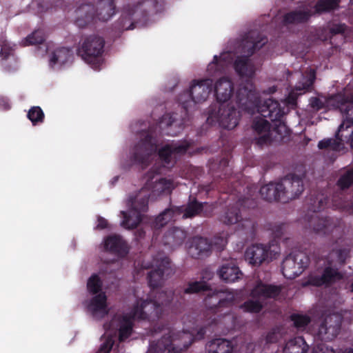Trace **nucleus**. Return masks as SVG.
Instances as JSON below:
<instances>
[{"instance_id": "f704fd0d", "label": "nucleus", "mask_w": 353, "mask_h": 353, "mask_svg": "<svg viewBox=\"0 0 353 353\" xmlns=\"http://www.w3.org/2000/svg\"><path fill=\"white\" fill-rule=\"evenodd\" d=\"M72 57L73 52L71 49L65 47L58 48L52 52L50 64L51 65H63L70 61Z\"/></svg>"}, {"instance_id": "de8ad7c7", "label": "nucleus", "mask_w": 353, "mask_h": 353, "mask_svg": "<svg viewBox=\"0 0 353 353\" xmlns=\"http://www.w3.org/2000/svg\"><path fill=\"white\" fill-rule=\"evenodd\" d=\"M290 319L297 329H304L311 321L310 317L305 314H293Z\"/></svg>"}, {"instance_id": "9b49d317", "label": "nucleus", "mask_w": 353, "mask_h": 353, "mask_svg": "<svg viewBox=\"0 0 353 353\" xmlns=\"http://www.w3.org/2000/svg\"><path fill=\"white\" fill-rule=\"evenodd\" d=\"M309 264L310 257L305 252L292 251L282 262V273L286 279H294L301 274Z\"/></svg>"}, {"instance_id": "bb28decb", "label": "nucleus", "mask_w": 353, "mask_h": 353, "mask_svg": "<svg viewBox=\"0 0 353 353\" xmlns=\"http://www.w3.org/2000/svg\"><path fill=\"white\" fill-rule=\"evenodd\" d=\"M312 15V12L309 9H296L284 14L281 21L284 26L305 23Z\"/></svg>"}, {"instance_id": "0e129e2a", "label": "nucleus", "mask_w": 353, "mask_h": 353, "mask_svg": "<svg viewBox=\"0 0 353 353\" xmlns=\"http://www.w3.org/2000/svg\"><path fill=\"white\" fill-rule=\"evenodd\" d=\"M343 353H353V349L350 348V349L346 350Z\"/></svg>"}, {"instance_id": "e433bc0d", "label": "nucleus", "mask_w": 353, "mask_h": 353, "mask_svg": "<svg viewBox=\"0 0 353 353\" xmlns=\"http://www.w3.org/2000/svg\"><path fill=\"white\" fill-rule=\"evenodd\" d=\"M341 0H318L314 6V13L321 14L339 8Z\"/></svg>"}, {"instance_id": "a19ab883", "label": "nucleus", "mask_w": 353, "mask_h": 353, "mask_svg": "<svg viewBox=\"0 0 353 353\" xmlns=\"http://www.w3.org/2000/svg\"><path fill=\"white\" fill-rule=\"evenodd\" d=\"M209 290V286L205 281H192L189 282L187 286L183 290L181 293L185 294H195L201 292H205Z\"/></svg>"}, {"instance_id": "864d4df0", "label": "nucleus", "mask_w": 353, "mask_h": 353, "mask_svg": "<svg viewBox=\"0 0 353 353\" xmlns=\"http://www.w3.org/2000/svg\"><path fill=\"white\" fill-rule=\"evenodd\" d=\"M279 338V332L273 329L268 333L265 340L268 343H274L278 341Z\"/></svg>"}, {"instance_id": "603ef678", "label": "nucleus", "mask_w": 353, "mask_h": 353, "mask_svg": "<svg viewBox=\"0 0 353 353\" xmlns=\"http://www.w3.org/2000/svg\"><path fill=\"white\" fill-rule=\"evenodd\" d=\"M259 135L260 136L256 139V141L257 145L262 146L271 142V136L270 132H263Z\"/></svg>"}, {"instance_id": "9d476101", "label": "nucleus", "mask_w": 353, "mask_h": 353, "mask_svg": "<svg viewBox=\"0 0 353 353\" xmlns=\"http://www.w3.org/2000/svg\"><path fill=\"white\" fill-rule=\"evenodd\" d=\"M150 3L151 1L148 0L124 6L122 14L116 23L115 28L121 31L133 30L136 23L147 18L148 12L147 5Z\"/></svg>"}, {"instance_id": "e2e57ef3", "label": "nucleus", "mask_w": 353, "mask_h": 353, "mask_svg": "<svg viewBox=\"0 0 353 353\" xmlns=\"http://www.w3.org/2000/svg\"><path fill=\"white\" fill-rule=\"evenodd\" d=\"M113 323V321L110 323V324H105L104 325V327L107 329V328H110V327L112 326V323Z\"/></svg>"}, {"instance_id": "5701e85b", "label": "nucleus", "mask_w": 353, "mask_h": 353, "mask_svg": "<svg viewBox=\"0 0 353 353\" xmlns=\"http://www.w3.org/2000/svg\"><path fill=\"white\" fill-rule=\"evenodd\" d=\"M104 249L119 257H125L129 252L127 243L117 234L110 235L104 239Z\"/></svg>"}, {"instance_id": "39448f33", "label": "nucleus", "mask_w": 353, "mask_h": 353, "mask_svg": "<svg viewBox=\"0 0 353 353\" xmlns=\"http://www.w3.org/2000/svg\"><path fill=\"white\" fill-rule=\"evenodd\" d=\"M213 84V80L209 78L193 80L190 89L181 93L177 98L183 112L181 120L177 119V114L175 112L164 114L159 121L160 128L164 129L175 126L179 130H182L185 119L188 117L189 110L196 103H202L208 98L212 91Z\"/></svg>"}, {"instance_id": "c85d7f7f", "label": "nucleus", "mask_w": 353, "mask_h": 353, "mask_svg": "<svg viewBox=\"0 0 353 353\" xmlns=\"http://www.w3.org/2000/svg\"><path fill=\"white\" fill-rule=\"evenodd\" d=\"M280 292L279 286L264 284L260 281L252 290L250 295L254 299H271L279 296Z\"/></svg>"}, {"instance_id": "4c0bfd02", "label": "nucleus", "mask_w": 353, "mask_h": 353, "mask_svg": "<svg viewBox=\"0 0 353 353\" xmlns=\"http://www.w3.org/2000/svg\"><path fill=\"white\" fill-rule=\"evenodd\" d=\"M316 79V72L310 69L306 75L303 76L301 80L296 85L295 89L297 91L305 92L311 90Z\"/></svg>"}, {"instance_id": "cd10ccee", "label": "nucleus", "mask_w": 353, "mask_h": 353, "mask_svg": "<svg viewBox=\"0 0 353 353\" xmlns=\"http://www.w3.org/2000/svg\"><path fill=\"white\" fill-rule=\"evenodd\" d=\"M259 193L261 198L267 201H280L283 203L281 181L270 182L261 187Z\"/></svg>"}, {"instance_id": "b1692460", "label": "nucleus", "mask_w": 353, "mask_h": 353, "mask_svg": "<svg viewBox=\"0 0 353 353\" xmlns=\"http://www.w3.org/2000/svg\"><path fill=\"white\" fill-rule=\"evenodd\" d=\"M270 247L263 244H254L248 247L245 252V258L252 265H261L268 256Z\"/></svg>"}, {"instance_id": "2f4dec72", "label": "nucleus", "mask_w": 353, "mask_h": 353, "mask_svg": "<svg viewBox=\"0 0 353 353\" xmlns=\"http://www.w3.org/2000/svg\"><path fill=\"white\" fill-rule=\"evenodd\" d=\"M219 275L225 282L233 283L241 278L242 273L236 265L225 263L219 269Z\"/></svg>"}, {"instance_id": "f03ea898", "label": "nucleus", "mask_w": 353, "mask_h": 353, "mask_svg": "<svg viewBox=\"0 0 353 353\" xmlns=\"http://www.w3.org/2000/svg\"><path fill=\"white\" fill-rule=\"evenodd\" d=\"M218 301L213 307L208 309L204 314L205 321L203 325L200 326L196 330H183L180 334L181 339L188 338V341H185L183 348H178L172 344V339L171 336H163L157 342H152L148 353H182L183 351L187 350L192 343L196 340H201L204 338L208 331L212 332L213 327L216 325L219 321V317L225 315L228 312L222 313L223 308L230 307L234 302V296L233 294H225L223 292H219L216 294Z\"/></svg>"}, {"instance_id": "5fc2aeb1", "label": "nucleus", "mask_w": 353, "mask_h": 353, "mask_svg": "<svg viewBox=\"0 0 353 353\" xmlns=\"http://www.w3.org/2000/svg\"><path fill=\"white\" fill-rule=\"evenodd\" d=\"M312 353H335V352L332 348L324 344H321L313 349Z\"/></svg>"}, {"instance_id": "c756f323", "label": "nucleus", "mask_w": 353, "mask_h": 353, "mask_svg": "<svg viewBox=\"0 0 353 353\" xmlns=\"http://www.w3.org/2000/svg\"><path fill=\"white\" fill-rule=\"evenodd\" d=\"M330 319V316L326 317L319 327L317 336L321 341H332L339 333L341 323L338 322L334 325H328V321Z\"/></svg>"}, {"instance_id": "a18cd8bd", "label": "nucleus", "mask_w": 353, "mask_h": 353, "mask_svg": "<svg viewBox=\"0 0 353 353\" xmlns=\"http://www.w3.org/2000/svg\"><path fill=\"white\" fill-rule=\"evenodd\" d=\"M240 308L245 312L259 313L263 309V304L259 300L249 299L245 301Z\"/></svg>"}, {"instance_id": "aec40b11", "label": "nucleus", "mask_w": 353, "mask_h": 353, "mask_svg": "<svg viewBox=\"0 0 353 353\" xmlns=\"http://www.w3.org/2000/svg\"><path fill=\"white\" fill-rule=\"evenodd\" d=\"M121 213L123 218L121 225L126 229H134L139 224H143L145 226L150 227L151 230H154L161 228L155 227L154 221H156L157 216H148L144 214H141L140 212L132 210V208H130V210L128 212L121 211Z\"/></svg>"}, {"instance_id": "6e6d98bb", "label": "nucleus", "mask_w": 353, "mask_h": 353, "mask_svg": "<svg viewBox=\"0 0 353 353\" xmlns=\"http://www.w3.org/2000/svg\"><path fill=\"white\" fill-rule=\"evenodd\" d=\"M113 342L112 339H108L105 343H103L99 350L97 353H110L112 347Z\"/></svg>"}, {"instance_id": "a211bd4d", "label": "nucleus", "mask_w": 353, "mask_h": 353, "mask_svg": "<svg viewBox=\"0 0 353 353\" xmlns=\"http://www.w3.org/2000/svg\"><path fill=\"white\" fill-rule=\"evenodd\" d=\"M345 125L346 130L352 128V125H347V123H341L335 134V139H324L318 143V148L320 150L330 149L333 151H339L345 143H349L353 149V130L352 134H344V127Z\"/></svg>"}, {"instance_id": "4468645a", "label": "nucleus", "mask_w": 353, "mask_h": 353, "mask_svg": "<svg viewBox=\"0 0 353 353\" xmlns=\"http://www.w3.org/2000/svg\"><path fill=\"white\" fill-rule=\"evenodd\" d=\"M155 268L148 274L149 286L153 289L161 287L165 279V276H169L174 274L172 268L171 261L168 256L159 257L157 256L153 259V265Z\"/></svg>"}, {"instance_id": "dca6fc26", "label": "nucleus", "mask_w": 353, "mask_h": 353, "mask_svg": "<svg viewBox=\"0 0 353 353\" xmlns=\"http://www.w3.org/2000/svg\"><path fill=\"white\" fill-rule=\"evenodd\" d=\"M280 181L284 203L299 198L304 190L303 177L295 174H288Z\"/></svg>"}, {"instance_id": "ddd939ff", "label": "nucleus", "mask_w": 353, "mask_h": 353, "mask_svg": "<svg viewBox=\"0 0 353 353\" xmlns=\"http://www.w3.org/2000/svg\"><path fill=\"white\" fill-rule=\"evenodd\" d=\"M256 201L249 197H240L234 203H230L220 217L225 225H233L242 221V212L245 209L254 208Z\"/></svg>"}, {"instance_id": "3c124183", "label": "nucleus", "mask_w": 353, "mask_h": 353, "mask_svg": "<svg viewBox=\"0 0 353 353\" xmlns=\"http://www.w3.org/2000/svg\"><path fill=\"white\" fill-rule=\"evenodd\" d=\"M346 27L345 24L343 23L332 24L329 27V33L331 36L343 34L345 32Z\"/></svg>"}, {"instance_id": "bf43d9fd", "label": "nucleus", "mask_w": 353, "mask_h": 353, "mask_svg": "<svg viewBox=\"0 0 353 353\" xmlns=\"http://www.w3.org/2000/svg\"><path fill=\"white\" fill-rule=\"evenodd\" d=\"M0 107L3 110H8L10 108V103L7 98L0 97Z\"/></svg>"}, {"instance_id": "f8f14e48", "label": "nucleus", "mask_w": 353, "mask_h": 353, "mask_svg": "<svg viewBox=\"0 0 353 353\" xmlns=\"http://www.w3.org/2000/svg\"><path fill=\"white\" fill-rule=\"evenodd\" d=\"M104 39L98 36L87 37L77 50V54L85 62L94 66L99 63V58L103 52Z\"/></svg>"}, {"instance_id": "13d9d810", "label": "nucleus", "mask_w": 353, "mask_h": 353, "mask_svg": "<svg viewBox=\"0 0 353 353\" xmlns=\"http://www.w3.org/2000/svg\"><path fill=\"white\" fill-rule=\"evenodd\" d=\"M108 227V221L103 217H99L97 220V228L99 230L105 229Z\"/></svg>"}, {"instance_id": "72a5a7b5", "label": "nucleus", "mask_w": 353, "mask_h": 353, "mask_svg": "<svg viewBox=\"0 0 353 353\" xmlns=\"http://www.w3.org/2000/svg\"><path fill=\"white\" fill-rule=\"evenodd\" d=\"M208 353H232V343L225 339H215L210 341L208 345Z\"/></svg>"}, {"instance_id": "680f3d73", "label": "nucleus", "mask_w": 353, "mask_h": 353, "mask_svg": "<svg viewBox=\"0 0 353 353\" xmlns=\"http://www.w3.org/2000/svg\"><path fill=\"white\" fill-rule=\"evenodd\" d=\"M137 233L139 238H143L145 234V232L143 229L138 230Z\"/></svg>"}, {"instance_id": "052dcab7", "label": "nucleus", "mask_w": 353, "mask_h": 353, "mask_svg": "<svg viewBox=\"0 0 353 353\" xmlns=\"http://www.w3.org/2000/svg\"><path fill=\"white\" fill-rule=\"evenodd\" d=\"M245 223L248 224V225H249L252 230L254 229L255 224L251 220H245Z\"/></svg>"}, {"instance_id": "a878e982", "label": "nucleus", "mask_w": 353, "mask_h": 353, "mask_svg": "<svg viewBox=\"0 0 353 353\" xmlns=\"http://www.w3.org/2000/svg\"><path fill=\"white\" fill-rule=\"evenodd\" d=\"M88 310L94 318H103L108 314L107 296L105 293H99L93 296L88 305Z\"/></svg>"}, {"instance_id": "0eeeda50", "label": "nucleus", "mask_w": 353, "mask_h": 353, "mask_svg": "<svg viewBox=\"0 0 353 353\" xmlns=\"http://www.w3.org/2000/svg\"><path fill=\"white\" fill-rule=\"evenodd\" d=\"M213 210L212 204L199 202L196 197L190 195L185 206L172 205L159 214L154 221L155 227L163 228L169 222L175 221L181 214L183 219H191L201 215L208 216Z\"/></svg>"}, {"instance_id": "c9c22d12", "label": "nucleus", "mask_w": 353, "mask_h": 353, "mask_svg": "<svg viewBox=\"0 0 353 353\" xmlns=\"http://www.w3.org/2000/svg\"><path fill=\"white\" fill-rule=\"evenodd\" d=\"M173 188L172 180L161 178L153 184L152 193L154 195L170 194Z\"/></svg>"}, {"instance_id": "58836bf2", "label": "nucleus", "mask_w": 353, "mask_h": 353, "mask_svg": "<svg viewBox=\"0 0 353 353\" xmlns=\"http://www.w3.org/2000/svg\"><path fill=\"white\" fill-rule=\"evenodd\" d=\"M46 40V34L43 29L39 28L28 34L22 41L23 46H33L43 43Z\"/></svg>"}, {"instance_id": "09e8293b", "label": "nucleus", "mask_w": 353, "mask_h": 353, "mask_svg": "<svg viewBox=\"0 0 353 353\" xmlns=\"http://www.w3.org/2000/svg\"><path fill=\"white\" fill-rule=\"evenodd\" d=\"M101 287L102 281L99 276L97 274L92 275L87 283L88 291L93 294H97L100 292Z\"/></svg>"}, {"instance_id": "473e14b6", "label": "nucleus", "mask_w": 353, "mask_h": 353, "mask_svg": "<svg viewBox=\"0 0 353 353\" xmlns=\"http://www.w3.org/2000/svg\"><path fill=\"white\" fill-rule=\"evenodd\" d=\"M309 346L302 336L295 337L286 342L283 353H307Z\"/></svg>"}, {"instance_id": "2eb2a0df", "label": "nucleus", "mask_w": 353, "mask_h": 353, "mask_svg": "<svg viewBox=\"0 0 353 353\" xmlns=\"http://www.w3.org/2000/svg\"><path fill=\"white\" fill-rule=\"evenodd\" d=\"M157 149V146L152 136L147 133L143 138L134 146L130 159L135 163L141 165H147L149 159Z\"/></svg>"}, {"instance_id": "7ed1b4c3", "label": "nucleus", "mask_w": 353, "mask_h": 353, "mask_svg": "<svg viewBox=\"0 0 353 353\" xmlns=\"http://www.w3.org/2000/svg\"><path fill=\"white\" fill-rule=\"evenodd\" d=\"M170 293L161 292L154 299L138 300L129 315H124L119 321V339L124 341L132 333L133 320L154 321L163 314L165 307L171 303Z\"/></svg>"}, {"instance_id": "423d86ee", "label": "nucleus", "mask_w": 353, "mask_h": 353, "mask_svg": "<svg viewBox=\"0 0 353 353\" xmlns=\"http://www.w3.org/2000/svg\"><path fill=\"white\" fill-rule=\"evenodd\" d=\"M268 42L267 37L261 34L257 30H252L245 34L242 41V52L245 54L243 56L238 57L234 63V68L236 73L241 77H245L248 79L245 83L240 84V87L247 85V83L252 80L254 72L249 64V57H251L256 50L261 49ZM254 85L253 83H252ZM254 90L256 92L254 86Z\"/></svg>"}, {"instance_id": "c03bdc74", "label": "nucleus", "mask_w": 353, "mask_h": 353, "mask_svg": "<svg viewBox=\"0 0 353 353\" xmlns=\"http://www.w3.org/2000/svg\"><path fill=\"white\" fill-rule=\"evenodd\" d=\"M27 117L31 121L33 125L43 123L45 118L44 113L39 106L32 107L29 110Z\"/></svg>"}, {"instance_id": "393cba45", "label": "nucleus", "mask_w": 353, "mask_h": 353, "mask_svg": "<svg viewBox=\"0 0 353 353\" xmlns=\"http://www.w3.org/2000/svg\"><path fill=\"white\" fill-rule=\"evenodd\" d=\"M150 196L151 193L150 191L147 188H143L134 194L129 196L128 205L132 210L143 214L148 210V201Z\"/></svg>"}, {"instance_id": "69168bd1", "label": "nucleus", "mask_w": 353, "mask_h": 353, "mask_svg": "<svg viewBox=\"0 0 353 353\" xmlns=\"http://www.w3.org/2000/svg\"><path fill=\"white\" fill-rule=\"evenodd\" d=\"M276 91V88L274 87L270 88V93H273Z\"/></svg>"}, {"instance_id": "6ab92c4d", "label": "nucleus", "mask_w": 353, "mask_h": 353, "mask_svg": "<svg viewBox=\"0 0 353 353\" xmlns=\"http://www.w3.org/2000/svg\"><path fill=\"white\" fill-rule=\"evenodd\" d=\"M343 278L336 264L333 261L327 259V265L323 269L321 275L311 276L309 279L310 285L316 287L325 286L329 287L337 281Z\"/></svg>"}, {"instance_id": "20e7f679", "label": "nucleus", "mask_w": 353, "mask_h": 353, "mask_svg": "<svg viewBox=\"0 0 353 353\" xmlns=\"http://www.w3.org/2000/svg\"><path fill=\"white\" fill-rule=\"evenodd\" d=\"M234 91L233 83L227 77L219 79L214 85V93L217 103L212 104L208 111L207 123L210 125L232 130L239 123V112L234 107L224 104L232 97Z\"/></svg>"}, {"instance_id": "37998d69", "label": "nucleus", "mask_w": 353, "mask_h": 353, "mask_svg": "<svg viewBox=\"0 0 353 353\" xmlns=\"http://www.w3.org/2000/svg\"><path fill=\"white\" fill-rule=\"evenodd\" d=\"M353 185V167L345 171L337 181V185L341 190L349 188Z\"/></svg>"}, {"instance_id": "8fccbe9b", "label": "nucleus", "mask_w": 353, "mask_h": 353, "mask_svg": "<svg viewBox=\"0 0 353 353\" xmlns=\"http://www.w3.org/2000/svg\"><path fill=\"white\" fill-rule=\"evenodd\" d=\"M285 223H276L271 225L269 230L272 231V234L274 239H280L283 236L285 230Z\"/></svg>"}, {"instance_id": "412c9836", "label": "nucleus", "mask_w": 353, "mask_h": 353, "mask_svg": "<svg viewBox=\"0 0 353 353\" xmlns=\"http://www.w3.org/2000/svg\"><path fill=\"white\" fill-rule=\"evenodd\" d=\"M330 103L344 114L345 120L342 123L353 125V92H348L346 88L343 93L335 94Z\"/></svg>"}, {"instance_id": "49530a36", "label": "nucleus", "mask_w": 353, "mask_h": 353, "mask_svg": "<svg viewBox=\"0 0 353 353\" xmlns=\"http://www.w3.org/2000/svg\"><path fill=\"white\" fill-rule=\"evenodd\" d=\"M334 96V95H332L327 99H325V100H323L322 99L316 97H311L310 99V105L313 110H314L316 111H319V110L325 108L326 106H327V107L330 106V107H332L333 108L336 109V108L332 104H331L330 103V101Z\"/></svg>"}, {"instance_id": "774afa93", "label": "nucleus", "mask_w": 353, "mask_h": 353, "mask_svg": "<svg viewBox=\"0 0 353 353\" xmlns=\"http://www.w3.org/2000/svg\"><path fill=\"white\" fill-rule=\"evenodd\" d=\"M351 288H352V292H353V283H352V285H351Z\"/></svg>"}, {"instance_id": "f3484780", "label": "nucleus", "mask_w": 353, "mask_h": 353, "mask_svg": "<svg viewBox=\"0 0 353 353\" xmlns=\"http://www.w3.org/2000/svg\"><path fill=\"white\" fill-rule=\"evenodd\" d=\"M189 148L190 145L188 143L172 141L160 148L158 156L164 166L172 167L176 163L177 156L184 154Z\"/></svg>"}, {"instance_id": "ea45409f", "label": "nucleus", "mask_w": 353, "mask_h": 353, "mask_svg": "<svg viewBox=\"0 0 353 353\" xmlns=\"http://www.w3.org/2000/svg\"><path fill=\"white\" fill-rule=\"evenodd\" d=\"M350 253V250L347 248H340L337 250H332L327 256V259L331 260L334 261L333 257H336V263H339V265H342L345 263L346 259L348 257ZM325 255H322L321 256V259H323ZM333 264H335L334 262H333Z\"/></svg>"}, {"instance_id": "f257e3e1", "label": "nucleus", "mask_w": 353, "mask_h": 353, "mask_svg": "<svg viewBox=\"0 0 353 353\" xmlns=\"http://www.w3.org/2000/svg\"><path fill=\"white\" fill-rule=\"evenodd\" d=\"M236 103L245 112L249 114L258 112L263 117L255 118L253 121L252 127L257 134L270 132L271 128L279 134H281L283 130L285 131L286 125L282 121L285 114L284 108H281L279 101L272 98L262 101L250 81L236 91Z\"/></svg>"}, {"instance_id": "4be33fe9", "label": "nucleus", "mask_w": 353, "mask_h": 353, "mask_svg": "<svg viewBox=\"0 0 353 353\" xmlns=\"http://www.w3.org/2000/svg\"><path fill=\"white\" fill-rule=\"evenodd\" d=\"M212 245L206 238L194 236L188 248L189 254L194 259H203L210 255Z\"/></svg>"}, {"instance_id": "7c9ffc66", "label": "nucleus", "mask_w": 353, "mask_h": 353, "mask_svg": "<svg viewBox=\"0 0 353 353\" xmlns=\"http://www.w3.org/2000/svg\"><path fill=\"white\" fill-rule=\"evenodd\" d=\"M186 232L179 228L173 227L169 229L163 235V241L165 245L171 248L182 245L186 239Z\"/></svg>"}, {"instance_id": "4d7b16f0", "label": "nucleus", "mask_w": 353, "mask_h": 353, "mask_svg": "<svg viewBox=\"0 0 353 353\" xmlns=\"http://www.w3.org/2000/svg\"><path fill=\"white\" fill-rule=\"evenodd\" d=\"M113 342L112 339H108L105 343H103L99 350L97 353H110L112 347Z\"/></svg>"}, {"instance_id": "1a4fd4ad", "label": "nucleus", "mask_w": 353, "mask_h": 353, "mask_svg": "<svg viewBox=\"0 0 353 353\" xmlns=\"http://www.w3.org/2000/svg\"><path fill=\"white\" fill-rule=\"evenodd\" d=\"M324 208V201L320 199L317 203L314 201L311 203L309 210L313 212V214L308 218L309 226L312 228L316 234L320 235L332 234L335 231L340 229V221L329 216H321L317 212Z\"/></svg>"}, {"instance_id": "338daca9", "label": "nucleus", "mask_w": 353, "mask_h": 353, "mask_svg": "<svg viewBox=\"0 0 353 353\" xmlns=\"http://www.w3.org/2000/svg\"><path fill=\"white\" fill-rule=\"evenodd\" d=\"M167 134H169V135L174 136V135L176 134V132H168Z\"/></svg>"}, {"instance_id": "79ce46f5", "label": "nucleus", "mask_w": 353, "mask_h": 353, "mask_svg": "<svg viewBox=\"0 0 353 353\" xmlns=\"http://www.w3.org/2000/svg\"><path fill=\"white\" fill-rule=\"evenodd\" d=\"M225 66V62L221 57L215 55L213 61L208 65V72L212 76L222 74Z\"/></svg>"}, {"instance_id": "6e6552de", "label": "nucleus", "mask_w": 353, "mask_h": 353, "mask_svg": "<svg viewBox=\"0 0 353 353\" xmlns=\"http://www.w3.org/2000/svg\"><path fill=\"white\" fill-rule=\"evenodd\" d=\"M116 6L113 0H99L97 6L90 2L81 4L75 10V24L84 28L95 18L107 21L115 14Z\"/></svg>"}]
</instances>
